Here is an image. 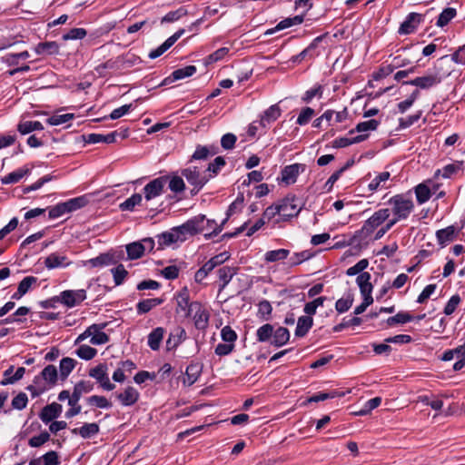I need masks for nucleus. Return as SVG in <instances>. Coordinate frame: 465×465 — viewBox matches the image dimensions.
Segmentation results:
<instances>
[{
	"instance_id": "7c9ffc66",
	"label": "nucleus",
	"mask_w": 465,
	"mask_h": 465,
	"mask_svg": "<svg viewBox=\"0 0 465 465\" xmlns=\"http://www.w3.org/2000/svg\"><path fill=\"white\" fill-rule=\"evenodd\" d=\"M44 130V125L39 121H21L17 124V131L23 134H28L34 131Z\"/></svg>"
},
{
	"instance_id": "bf43d9fd",
	"label": "nucleus",
	"mask_w": 465,
	"mask_h": 465,
	"mask_svg": "<svg viewBox=\"0 0 465 465\" xmlns=\"http://www.w3.org/2000/svg\"><path fill=\"white\" fill-rule=\"evenodd\" d=\"M87 402L90 405H94L101 409H109L112 407V403L104 396L93 395L87 398Z\"/></svg>"
},
{
	"instance_id": "9d476101",
	"label": "nucleus",
	"mask_w": 465,
	"mask_h": 465,
	"mask_svg": "<svg viewBox=\"0 0 465 465\" xmlns=\"http://www.w3.org/2000/svg\"><path fill=\"white\" fill-rule=\"evenodd\" d=\"M281 210V217L286 221L299 214L302 207L297 203L294 196L286 197L279 203Z\"/></svg>"
},
{
	"instance_id": "ea45409f",
	"label": "nucleus",
	"mask_w": 465,
	"mask_h": 465,
	"mask_svg": "<svg viewBox=\"0 0 465 465\" xmlns=\"http://www.w3.org/2000/svg\"><path fill=\"white\" fill-rule=\"evenodd\" d=\"M115 141V133H110L107 134H90L87 136L86 142L89 143H112Z\"/></svg>"
},
{
	"instance_id": "5fc2aeb1",
	"label": "nucleus",
	"mask_w": 465,
	"mask_h": 465,
	"mask_svg": "<svg viewBox=\"0 0 465 465\" xmlns=\"http://www.w3.org/2000/svg\"><path fill=\"white\" fill-rule=\"evenodd\" d=\"M76 355L85 361L92 360L97 353V351L89 345H81L76 350Z\"/></svg>"
},
{
	"instance_id": "49530a36",
	"label": "nucleus",
	"mask_w": 465,
	"mask_h": 465,
	"mask_svg": "<svg viewBox=\"0 0 465 465\" xmlns=\"http://www.w3.org/2000/svg\"><path fill=\"white\" fill-rule=\"evenodd\" d=\"M87 203L88 200L85 196H79L64 202V204L66 206L67 212L71 213L85 206Z\"/></svg>"
},
{
	"instance_id": "a19ab883",
	"label": "nucleus",
	"mask_w": 465,
	"mask_h": 465,
	"mask_svg": "<svg viewBox=\"0 0 465 465\" xmlns=\"http://www.w3.org/2000/svg\"><path fill=\"white\" fill-rule=\"evenodd\" d=\"M457 15V11L455 8L447 7L445 8L439 15L438 20L436 22V25L439 27H443L449 24L450 20H452Z\"/></svg>"
},
{
	"instance_id": "f03ea898",
	"label": "nucleus",
	"mask_w": 465,
	"mask_h": 465,
	"mask_svg": "<svg viewBox=\"0 0 465 465\" xmlns=\"http://www.w3.org/2000/svg\"><path fill=\"white\" fill-rule=\"evenodd\" d=\"M388 203L391 213L401 221L406 220L414 209L413 200L407 194H396L390 198Z\"/></svg>"
},
{
	"instance_id": "c9c22d12",
	"label": "nucleus",
	"mask_w": 465,
	"mask_h": 465,
	"mask_svg": "<svg viewBox=\"0 0 465 465\" xmlns=\"http://www.w3.org/2000/svg\"><path fill=\"white\" fill-rule=\"evenodd\" d=\"M463 162H457L454 163H450L445 165L442 169H439L435 173V176H441L445 179L450 178L453 174H455L458 171H460L462 167Z\"/></svg>"
},
{
	"instance_id": "052dcab7",
	"label": "nucleus",
	"mask_w": 465,
	"mask_h": 465,
	"mask_svg": "<svg viewBox=\"0 0 465 465\" xmlns=\"http://www.w3.org/2000/svg\"><path fill=\"white\" fill-rule=\"evenodd\" d=\"M74 117V114H54L46 122L50 125H60L71 121Z\"/></svg>"
},
{
	"instance_id": "bb28decb",
	"label": "nucleus",
	"mask_w": 465,
	"mask_h": 465,
	"mask_svg": "<svg viewBox=\"0 0 465 465\" xmlns=\"http://www.w3.org/2000/svg\"><path fill=\"white\" fill-rule=\"evenodd\" d=\"M37 278L34 276L25 277L18 284L16 292L12 296L13 299H21L32 287L33 284L36 283Z\"/></svg>"
},
{
	"instance_id": "aec40b11",
	"label": "nucleus",
	"mask_w": 465,
	"mask_h": 465,
	"mask_svg": "<svg viewBox=\"0 0 465 465\" xmlns=\"http://www.w3.org/2000/svg\"><path fill=\"white\" fill-rule=\"evenodd\" d=\"M282 114V110L278 104L271 105L262 114L259 124L267 128L272 123L275 122Z\"/></svg>"
},
{
	"instance_id": "72a5a7b5",
	"label": "nucleus",
	"mask_w": 465,
	"mask_h": 465,
	"mask_svg": "<svg viewBox=\"0 0 465 465\" xmlns=\"http://www.w3.org/2000/svg\"><path fill=\"white\" fill-rule=\"evenodd\" d=\"M273 325L265 323L256 331V339L260 342H270L272 338Z\"/></svg>"
},
{
	"instance_id": "20e7f679",
	"label": "nucleus",
	"mask_w": 465,
	"mask_h": 465,
	"mask_svg": "<svg viewBox=\"0 0 465 465\" xmlns=\"http://www.w3.org/2000/svg\"><path fill=\"white\" fill-rule=\"evenodd\" d=\"M391 215L390 208H381L373 213V214L365 221L361 232L365 236H370L378 227L386 222Z\"/></svg>"
},
{
	"instance_id": "e2e57ef3",
	"label": "nucleus",
	"mask_w": 465,
	"mask_h": 465,
	"mask_svg": "<svg viewBox=\"0 0 465 465\" xmlns=\"http://www.w3.org/2000/svg\"><path fill=\"white\" fill-rule=\"evenodd\" d=\"M416 198L419 203H424L430 198V191L424 184H419L415 188Z\"/></svg>"
},
{
	"instance_id": "0eeeda50",
	"label": "nucleus",
	"mask_w": 465,
	"mask_h": 465,
	"mask_svg": "<svg viewBox=\"0 0 465 465\" xmlns=\"http://www.w3.org/2000/svg\"><path fill=\"white\" fill-rule=\"evenodd\" d=\"M182 175L185 177L187 182L198 192L211 178L212 174L205 172L202 173L197 167H188L182 171Z\"/></svg>"
},
{
	"instance_id": "423d86ee",
	"label": "nucleus",
	"mask_w": 465,
	"mask_h": 465,
	"mask_svg": "<svg viewBox=\"0 0 465 465\" xmlns=\"http://www.w3.org/2000/svg\"><path fill=\"white\" fill-rule=\"evenodd\" d=\"M168 182V177L166 176H161L158 178H155L149 182L144 187H143V194L145 202H151L152 200L161 196L163 192L165 185Z\"/></svg>"
},
{
	"instance_id": "412c9836",
	"label": "nucleus",
	"mask_w": 465,
	"mask_h": 465,
	"mask_svg": "<svg viewBox=\"0 0 465 465\" xmlns=\"http://www.w3.org/2000/svg\"><path fill=\"white\" fill-rule=\"evenodd\" d=\"M304 170L302 164L294 163L287 165L282 171V180L287 184L294 183L301 171Z\"/></svg>"
},
{
	"instance_id": "79ce46f5",
	"label": "nucleus",
	"mask_w": 465,
	"mask_h": 465,
	"mask_svg": "<svg viewBox=\"0 0 465 465\" xmlns=\"http://www.w3.org/2000/svg\"><path fill=\"white\" fill-rule=\"evenodd\" d=\"M142 194L134 193L131 197L127 198L124 202L120 203V209L122 211H133L135 206L142 204Z\"/></svg>"
},
{
	"instance_id": "7ed1b4c3",
	"label": "nucleus",
	"mask_w": 465,
	"mask_h": 465,
	"mask_svg": "<svg viewBox=\"0 0 465 465\" xmlns=\"http://www.w3.org/2000/svg\"><path fill=\"white\" fill-rule=\"evenodd\" d=\"M93 389V383L88 381H81L74 385V391L69 399L71 408L65 413L67 418H72L80 413L81 406L78 402L81 401L82 395L92 391Z\"/></svg>"
},
{
	"instance_id": "1a4fd4ad",
	"label": "nucleus",
	"mask_w": 465,
	"mask_h": 465,
	"mask_svg": "<svg viewBox=\"0 0 465 465\" xmlns=\"http://www.w3.org/2000/svg\"><path fill=\"white\" fill-rule=\"evenodd\" d=\"M86 299V292L84 289L64 291L57 297V301L65 306L72 308Z\"/></svg>"
},
{
	"instance_id": "864d4df0",
	"label": "nucleus",
	"mask_w": 465,
	"mask_h": 465,
	"mask_svg": "<svg viewBox=\"0 0 465 465\" xmlns=\"http://www.w3.org/2000/svg\"><path fill=\"white\" fill-rule=\"evenodd\" d=\"M50 440V434L46 430L42 431L39 435L33 436L28 440V445L32 448H39Z\"/></svg>"
},
{
	"instance_id": "13d9d810",
	"label": "nucleus",
	"mask_w": 465,
	"mask_h": 465,
	"mask_svg": "<svg viewBox=\"0 0 465 465\" xmlns=\"http://www.w3.org/2000/svg\"><path fill=\"white\" fill-rule=\"evenodd\" d=\"M312 256V254L311 253L310 251H302V252H295L293 253L290 259H289V264L291 266H296V265H299L301 264L302 262L309 260L311 257Z\"/></svg>"
},
{
	"instance_id": "6e6d98bb",
	"label": "nucleus",
	"mask_w": 465,
	"mask_h": 465,
	"mask_svg": "<svg viewBox=\"0 0 465 465\" xmlns=\"http://www.w3.org/2000/svg\"><path fill=\"white\" fill-rule=\"evenodd\" d=\"M196 73V67L194 65H187L183 68L177 69L173 72L172 76L174 80H181L189 76H192Z\"/></svg>"
},
{
	"instance_id": "c756f323",
	"label": "nucleus",
	"mask_w": 465,
	"mask_h": 465,
	"mask_svg": "<svg viewBox=\"0 0 465 465\" xmlns=\"http://www.w3.org/2000/svg\"><path fill=\"white\" fill-rule=\"evenodd\" d=\"M164 329L157 327L153 329L148 335V346L153 351H157L160 348L161 342L163 339Z\"/></svg>"
},
{
	"instance_id": "393cba45",
	"label": "nucleus",
	"mask_w": 465,
	"mask_h": 465,
	"mask_svg": "<svg viewBox=\"0 0 465 465\" xmlns=\"http://www.w3.org/2000/svg\"><path fill=\"white\" fill-rule=\"evenodd\" d=\"M28 173H30V168L24 166L2 177L1 183L3 184L16 183Z\"/></svg>"
},
{
	"instance_id": "4468645a",
	"label": "nucleus",
	"mask_w": 465,
	"mask_h": 465,
	"mask_svg": "<svg viewBox=\"0 0 465 465\" xmlns=\"http://www.w3.org/2000/svg\"><path fill=\"white\" fill-rule=\"evenodd\" d=\"M62 411V405L56 402H53L42 409L39 414V418L44 423L47 424L53 421L54 419H57L61 415Z\"/></svg>"
},
{
	"instance_id": "c85d7f7f",
	"label": "nucleus",
	"mask_w": 465,
	"mask_h": 465,
	"mask_svg": "<svg viewBox=\"0 0 465 465\" xmlns=\"http://www.w3.org/2000/svg\"><path fill=\"white\" fill-rule=\"evenodd\" d=\"M99 432V426L93 422V423H84L80 428H74L72 430V433L74 434H79L84 439L91 438L94 435H96Z\"/></svg>"
},
{
	"instance_id": "de8ad7c7",
	"label": "nucleus",
	"mask_w": 465,
	"mask_h": 465,
	"mask_svg": "<svg viewBox=\"0 0 465 465\" xmlns=\"http://www.w3.org/2000/svg\"><path fill=\"white\" fill-rule=\"evenodd\" d=\"M437 239L440 244L451 242L454 239L455 229L453 226H449L445 229L439 230L436 233Z\"/></svg>"
},
{
	"instance_id": "37998d69",
	"label": "nucleus",
	"mask_w": 465,
	"mask_h": 465,
	"mask_svg": "<svg viewBox=\"0 0 465 465\" xmlns=\"http://www.w3.org/2000/svg\"><path fill=\"white\" fill-rule=\"evenodd\" d=\"M216 153H217V150L214 146L208 147V146L198 145L193 154V159L204 160L209 155H213Z\"/></svg>"
},
{
	"instance_id": "6ab92c4d",
	"label": "nucleus",
	"mask_w": 465,
	"mask_h": 465,
	"mask_svg": "<svg viewBox=\"0 0 465 465\" xmlns=\"http://www.w3.org/2000/svg\"><path fill=\"white\" fill-rule=\"evenodd\" d=\"M322 40V36L316 37L304 50H302L300 54L293 55L291 58V62L293 64H300L306 58H313L316 56L315 49L317 48L319 43Z\"/></svg>"
},
{
	"instance_id": "dca6fc26",
	"label": "nucleus",
	"mask_w": 465,
	"mask_h": 465,
	"mask_svg": "<svg viewBox=\"0 0 465 465\" xmlns=\"http://www.w3.org/2000/svg\"><path fill=\"white\" fill-rule=\"evenodd\" d=\"M44 263L47 269L53 270L56 268L67 267L71 262L68 260L67 256L60 252H53L45 259Z\"/></svg>"
},
{
	"instance_id": "f704fd0d",
	"label": "nucleus",
	"mask_w": 465,
	"mask_h": 465,
	"mask_svg": "<svg viewBox=\"0 0 465 465\" xmlns=\"http://www.w3.org/2000/svg\"><path fill=\"white\" fill-rule=\"evenodd\" d=\"M35 51L37 54H56L59 53V45L56 42H45L39 43L35 47Z\"/></svg>"
},
{
	"instance_id": "4c0bfd02",
	"label": "nucleus",
	"mask_w": 465,
	"mask_h": 465,
	"mask_svg": "<svg viewBox=\"0 0 465 465\" xmlns=\"http://www.w3.org/2000/svg\"><path fill=\"white\" fill-rule=\"evenodd\" d=\"M290 254V251L287 249H277L272 251H268L264 254V261L266 262H275L279 261H282L288 257Z\"/></svg>"
},
{
	"instance_id": "5701e85b",
	"label": "nucleus",
	"mask_w": 465,
	"mask_h": 465,
	"mask_svg": "<svg viewBox=\"0 0 465 465\" xmlns=\"http://www.w3.org/2000/svg\"><path fill=\"white\" fill-rule=\"evenodd\" d=\"M353 134H354V130H351L349 133L351 137H341V138L335 139L333 141V147H335V148L347 147L351 144L361 143L368 138L367 134L352 136Z\"/></svg>"
},
{
	"instance_id": "6e6552de",
	"label": "nucleus",
	"mask_w": 465,
	"mask_h": 465,
	"mask_svg": "<svg viewBox=\"0 0 465 465\" xmlns=\"http://www.w3.org/2000/svg\"><path fill=\"white\" fill-rule=\"evenodd\" d=\"M107 371V365L105 363H100L90 369L89 376L96 380L104 390L111 391L115 388V385L110 381Z\"/></svg>"
},
{
	"instance_id": "603ef678",
	"label": "nucleus",
	"mask_w": 465,
	"mask_h": 465,
	"mask_svg": "<svg viewBox=\"0 0 465 465\" xmlns=\"http://www.w3.org/2000/svg\"><path fill=\"white\" fill-rule=\"evenodd\" d=\"M322 86L321 84H316L304 93L302 100V102L309 104L314 97L322 98Z\"/></svg>"
},
{
	"instance_id": "a211bd4d",
	"label": "nucleus",
	"mask_w": 465,
	"mask_h": 465,
	"mask_svg": "<svg viewBox=\"0 0 465 465\" xmlns=\"http://www.w3.org/2000/svg\"><path fill=\"white\" fill-rule=\"evenodd\" d=\"M160 242L165 245H170L178 242H184L186 237L181 229V226L172 229L170 232L162 233L159 236Z\"/></svg>"
},
{
	"instance_id": "2eb2a0df",
	"label": "nucleus",
	"mask_w": 465,
	"mask_h": 465,
	"mask_svg": "<svg viewBox=\"0 0 465 465\" xmlns=\"http://www.w3.org/2000/svg\"><path fill=\"white\" fill-rule=\"evenodd\" d=\"M107 326L106 322L104 323H94L90 326L92 328V335L90 336V342L93 345H102L105 344L109 341V336L103 331V330Z\"/></svg>"
},
{
	"instance_id": "774afa93",
	"label": "nucleus",
	"mask_w": 465,
	"mask_h": 465,
	"mask_svg": "<svg viewBox=\"0 0 465 465\" xmlns=\"http://www.w3.org/2000/svg\"><path fill=\"white\" fill-rule=\"evenodd\" d=\"M41 461L44 465H59L60 459L59 455L54 450H50L40 457Z\"/></svg>"
},
{
	"instance_id": "09e8293b",
	"label": "nucleus",
	"mask_w": 465,
	"mask_h": 465,
	"mask_svg": "<svg viewBox=\"0 0 465 465\" xmlns=\"http://www.w3.org/2000/svg\"><path fill=\"white\" fill-rule=\"evenodd\" d=\"M304 15V14H301L293 17L285 18L276 25V29H285L293 25H300L303 22Z\"/></svg>"
},
{
	"instance_id": "0e129e2a",
	"label": "nucleus",
	"mask_w": 465,
	"mask_h": 465,
	"mask_svg": "<svg viewBox=\"0 0 465 465\" xmlns=\"http://www.w3.org/2000/svg\"><path fill=\"white\" fill-rule=\"evenodd\" d=\"M235 272L233 268L224 266L218 271L219 279L223 282V288H224L232 280Z\"/></svg>"
},
{
	"instance_id": "a18cd8bd",
	"label": "nucleus",
	"mask_w": 465,
	"mask_h": 465,
	"mask_svg": "<svg viewBox=\"0 0 465 465\" xmlns=\"http://www.w3.org/2000/svg\"><path fill=\"white\" fill-rule=\"evenodd\" d=\"M227 219H225L222 224H217L214 220H207L205 218V231H211L210 232L204 233V237L206 239H210L214 235H217L222 230L223 225L225 223Z\"/></svg>"
},
{
	"instance_id": "a878e982",
	"label": "nucleus",
	"mask_w": 465,
	"mask_h": 465,
	"mask_svg": "<svg viewBox=\"0 0 465 465\" xmlns=\"http://www.w3.org/2000/svg\"><path fill=\"white\" fill-rule=\"evenodd\" d=\"M202 371V367L198 363H191L185 371L183 383L187 386L193 385L198 380Z\"/></svg>"
},
{
	"instance_id": "f257e3e1",
	"label": "nucleus",
	"mask_w": 465,
	"mask_h": 465,
	"mask_svg": "<svg viewBox=\"0 0 465 465\" xmlns=\"http://www.w3.org/2000/svg\"><path fill=\"white\" fill-rule=\"evenodd\" d=\"M57 381V370L54 365H47L39 375L35 377L34 384L28 387L33 396H38L51 389Z\"/></svg>"
},
{
	"instance_id": "c03bdc74",
	"label": "nucleus",
	"mask_w": 465,
	"mask_h": 465,
	"mask_svg": "<svg viewBox=\"0 0 465 465\" xmlns=\"http://www.w3.org/2000/svg\"><path fill=\"white\" fill-rule=\"evenodd\" d=\"M126 252L130 260L138 259L144 253V248L138 242H132L126 245Z\"/></svg>"
},
{
	"instance_id": "69168bd1",
	"label": "nucleus",
	"mask_w": 465,
	"mask_h": 465,
	"mask_svg": "<svg viewBox=\"0 0 465 465\" xmlns=\"http://www.w3.org/2000/svg\"><path fill=\"white\" fill-rule=\"evenodd\" d=\"M353 298L349 294L339 299L335 303V309L339 313L347 312L352 305Z\"/></svg>"
},
{
	"instance_id": "473e14b6",
	"label": "nucleus",
	"mask_w": 465,
	"mask_h": 465,
	"mask_svg": "<svg viewBox=\"0 0 465 465\" xmlns=\"http://www.w3.org/2000/svg\"><path fill=\"white\" fill-rule=\"evenodd\" d=\"M313 320L310 316H301L298 318L295 335L297 337H303L307 334L312 328Z\"/></svg>"
},
{
	"instance_id": "39448f33",
	"label": "nucleus",
	"mask_w": 465,
	"mask_h": 465,
	"mask_svg": "<svg viewBox=\"0 0 465 465\" xmlns=\"http://www.w3.org/2000/svg\"><path fill=\"white\" fill-rule=\"evenodd\" d=\"M186 315L193 317L194 325L198 330L207 328L210 315L202 303L198 302H192L189 307V312Z\"/></svg>"
},
{
	"instance_id": "f8f14e48",
	"label": "nucleus",
	"mask_w": 465,
	"mask_h": 465,
	"mask_svg": "<svg viewBox=\"0 0 465 465\" xmlns=\"http://www.w3.org/2000/svg\"><path fill=\"white\" fill-rule=\"evenodd\" d=\"M114 396L119 401L122 406L129 407L138 401L140 393L134 387L127 386L123 391L114 392Z\"/></svg>"
},
{
	"instance_id": "8fccbe9b",
	"label": "nucleus",
	"mask_w": 465,
	"mask_h": 465,
	"mask_svg": "<svg viewBox=\"0 0 465 465\" xmlns=\"http://www.w3.org/2000/svg\"><path fill=\"white\" fill-rule=\"evenodd\" d=\"M75 366V361L71 358H63L60 361V374L63 379L67 378Z\"/></svg>"
},
{
	"instance_id": "2f4dec72",
	"label": "nucleus",
	"mask_w": 465,
	"mask_h": 465,
	"mask_svg": "<svg viewBox=\"0 0 465 465\" xmlns=\"http://www.w3.org/2000/svg\"><path fill=\"white\" fill-rule=\"evenodd\" d=\"M163 300L161 298L146 299L139 302L136 305L138 314H143L149 312L154 307L162 304Z\"/></svg>"
},
{
	"instance_id": "e433bc0d",
	"label": "nucleus",
	"mask_w": 465,
	"mask_h": 465,
	"mask_svg": "<svg viewBox=\"0 0 465 465\" xmlns=\"http://www.w3.org/2000/svg\"><path fill=\"white\" fill-rule=\"evenodd\" d=\"M176 302L177 306L180 310L189 312V307L192 302H190V293L187 287L183 288L177 294H176Z\"/></svg>"
},
{
	"instance_id": "b1692460",
	"label": "nucleus",
	"mask_w": 465,
	"mask_h": 465,
	"mask_svg": "<svg viewBox=\"0 0 465 465\" xmlns=\"http://www.w3.org/2000/svg\"><path fill=\"white\" fill-rule=\"evenodd\" d=\"M290 340V331L287 328L278 327L273 329L271 344L276 347L283 346Z\"/></svg>"
},
{
	"instance_id": "9b49d317",
	"label": "nucleus",
	"mask_w": 465,
	"mask_h": 465,
	"mask_svg": "<svg viewBox=\"0 0 465 465\" xmlns=\"http://www.w3.org/2000/svg\"><path fill=\"white\" fill-rule=\"evenodd\" d=\"M185 237L205 232V215L200 214L181 225Z\"/></svg>"
},
{
	"instance_id": "f3484780",
	"label": "nucleus",
	"mask_w": 465,
	"mask_h": 465,
	"mask_svg": "<svg viewBox=\"0 0 465 465\" xmlns=\"http://www.w3.org/2000/svg\"><path fill=\"white\" fill-rule=\"evenodd\" d=\"M440 81L441 78L438 76V74H428L420 77H416L415 79L407 81L404 84L415 85L422 89H428L440 84Z\"/></svg>"
},
{
	"instance_id": "4be33fe9",
	"label": "nucleus",
	"mask_w": 465,
	"mask_h": 465,
	"mask_svg": "<svg viewBox=\"0 0 465 465\" xmlns=\"http://www.w3.org/2000/svg\"><path fill=\"white\" fill-rule=\"evenodd\" d=\"M117 262V259L112 253H102L99 256L90 259L85 262L86 266L90 267H104L115 264Z\"/></svg>"
},
{
	"instance_id": "3c124183",
	"label": "nucleus",
	"mask_w": 465,
	"mask_h": 465,
	"mask_svg": "<svg viewBox=\"0 0 465 465\" xmlns=\"http://www.w3.org/2000/svg\"><path fill=\"white\" fill-rule=\"evenodd\" d=\"M111 272L113 274L115 285H121L128 275V272L125 270L123 264H118L116 267L113 268Z\"/></svg>"
},
{
	"instance_id": "680f3d73",
	"label": "nucleus",
	"mask_w": 465,
	"mask_h": 465,
	"mask_svg": "<svg viewBox=\"0 0 465 465\" xmlns=\"http://www.w3.org/2000/svg\"><path fill=\"white\" fill-rule=\"evenodd\" d=\"M229 52V49L227 47H222L213 52V54H209L204 59V64L206 65L216 63L220 60H222Z\"/></svg>"
},
{
	"instance_id": "58836bf2",
	"label": "nucleus",
	"mask_w": 465,
	"mask_h": 465,
	"mask_svg": "<svg viewBox=\"0 0 465 465\" xmlns=\"http://www.w3.org/2000/svg\"><path fill=\"white\" fill-rule=\"evenodd\" d=\"M371 274L369 272H361L356 279L361 293L372 292V285L371 283Z\"/></svg>"
},
{
	"instance_id": "4d7b16f0",
	"label": "nucleus",
	"mask_w": 465,
	"mask_h": 465,
	"mask_svg": "<svg viewBox=\"0 0 465 465\" xmlns=\"http://www.w3.org/2000/svg\"><path fill=\"white\" fill-rule=\"evenodd\" d=\"M412 320V316L409 314L408 312H398L396 315L388 318L387 323L390 326L395 325V324H404L406 322H409Z\"/></svg>"
},
{
	"instance_id": "338daca9",
	"label": "nucleus",
	"mask_w": 465,
	"mask_h": 465,
	"mask_svg": "<svg viewBox=\"0 0 465 465\" xmlns=\"http://www.w3.org/2000/svg\"><path fill=\"white\" fill-rule=\"evenodd\" d=\"M314 110L311 107H304L297 117L296 123L299 125L307 124L314 115Z\"/></svg>"
},
{
	"instance_id": "cd10ccee",
	"label": "nucleus",
	"mask_w": 465,
	"mask_h": 465,
	"mask_svg": "<svg viewBox=\"0 0 465 465\" xmlns=\"http://www.w3.org/2000/svg\"><path fill=\"white\" fill-rule=\"evenodd\" d=\"M391 177L389 172H382L377 174L368 184V188L371 192L387 188L386 183Z\"/></svg>"
},
{
	"instance_id": "ddd939ff",
	"label": "nucleus",
	"mask_w": 465,
	"mask_h": 465,
	"mask_svg": "<svg viewBox=\"0 0 465 465\" xmlns=\"http://www.w3.org/2000/svg\"><path fill=\"white\" fill-rule=\"evenodd\" d=\"M422 21V15L418 13H410L399 28V34L409 35L413 33Z\"/></svg>"
}]
</instances>
